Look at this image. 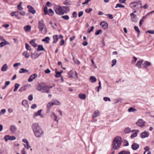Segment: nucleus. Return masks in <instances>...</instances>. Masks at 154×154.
I'll list each match as a JSON object with an SVG mask.
<instances>
[{"mask_svg":"<svg viewBox=\"0 0 154 154\" xmlns=\"http://www.w3.org/2000/svg\"><path fill=\"white\" fill-rule=\"evenodd\" d=\"M53 105V104L52 102H50L48 103L47 105V109L49 110V111H50V109H51L52 106Z\"/></svg>","mask_w":154,"mask_h":154,"instance_id":"28","label":"nucleus"},{"mask_svg":"<svg viewBox=\"0 0 154 154\" xmlns=\"http://www.w3.org/2000/svg\"><path fill=\"white\" fill-rule=\"evenodd\" d=\"M22 104L26 108L28 109L29 108V105L26 100H23L22 102Z\"/></svg>","mask_w":154,"mask_h":154,"instance_id":"23","label":"nucleus"},{"mask_svg":"<svg viewBox=\"0 0 154 154\" xmlns=\"http://www.w3.org/2000/svg\"><path fill=\"white\" fill-rule=\"evenodd\" d=\"M44 11L45 15L48 14L50 16H52L54 14V12L51 9H49L48 11V8L46 6L44 7Z\"/></svg>","mask_w":154,"mask_h":154,"instance_id":"7","label":"nucleus"},{"mask_svg":"<svg viewBox=\"0 0 154 154\" xmlns=\"http://www.w3.org/2000/svg\"><path fill=\"white\" fill-rule=\"evenodd\" d=\"M61 18L66 20H68L69 19V16L67 15L63 16L61 17Z\"/></svg>","mask_w":154,"mask_h":154,"instance_id":"50","label":"nucleus"},{"mask_svg":"<svg viewBox=\"0 0 154 154\" xmlns=\"http://www.w3.org/2000/svg\"><path fill=\"white\" fill-rule=\"evenodd\" d=\"M83 11H81L78 13V16L79 17H81L83 14Z\"/></svg>","mask_w":154,"mask_h":154,"instance_id":"62","label":"nucleus"},{"mask_svg":"<svg viewBox=\"0 0 154 154\" xmlns=\"http://www.w3.org/2000/svg\"><path fill=\"white\" fill-rule=\"evenodd\" d=\"M93 10L92 8H90L89 9H86L85 10V11L87 13H90Z\"/></svg>","mask_w":154,"mask_h":154,"instance_id":"53","label":"nucleus"},{"mask_svg":"<svg viewBox=\"0 0 154 154\" xmlns=\"http://www.w3.org/2000/svg\"><path fill=\"white\" fill-rule=\"evenodd\" d=\"M100 114V112L98 110H96L94 112L93 114L92 115L93 118H94L98 116Z\"/></svg>","mask_w":154,"mask_h":154,"instance_id":"21","label":"nucleus"},{"mask_svg":"<svg viewBox=\"0 0 154 154\" xmlns=\"http://www.w3.org/2000/svg\"><path fill=\"white\" fill-rule=\"evenodd\" d=\"M54 41L53 42V43H56L58 39V35H54L53 36Z\"/></svg>","mask_w":154,"mask_h":154,"instance_id":"32","label":"nucleus"},{"mask_svg":"<svg viewBox=\"0 0 154 154\" xmlns=\"http://www.w3.org/2000/svg\"><path fill=\"white\" fill-rule=\"evenodd\" d=\"M45 50L44 48L43 47L42 45H39L38 46V48L37 49V51H44Z\"/></svg>","mask_w":154,"mask_h":154,"instance_id":"43","label":"nucleus"},{"mask_svg":"<svg viewBox=\"0 0 154 154\" xmlns=\"http://www.w3.org/2000/svg\"><path fill=\"white\" fill-rule=\"evenodd\" d=\"M42 110V109L38 110L37 112L35 113L34 114L33 118H35V116H39L40 115V113L41 112Z\"/></svg>","mask_w":154,"mask_h":154,"instance_id":"36","label":"nucleus"},{"mask_svg":"<svg viewBox=\"0 0 154 154\" xmlns=\"http://www.w3.org/2000/svg\"><path fill=\"white\" fill-rule=\"evenodd\" d=\"M139 147V145L137 143H134L132 145L131 147L132 149L134 150H136Z\"/></svg>","mask_w":154,"mask_h":154,"instance_id":"18","label":"nucleus"},{"mask_svg":"<svg viewBox=\"0 0 154 154\" xmlns=\"http://www.w3.org/2000/svg\"><path fill=\"white\" fill-rule=\"evenodd\" d=\"M53 105H59L60 104V102L58 100H53L52 101Z\"/></svg>","mask_w":154,"mask_h":154,"instance_id":"38","label":"nucleus"},{"mask_svg":"<svg viewBox=\"0 0 154 154\" xmlns=\"http://www.w3.org/2000/svg\"><path fill=\"white\" fill-rule=\"evenodd\" d=\"M8 66L7 64H5L1 68V70L2 71H5L8 69Z\"/></svg>","mask_w":154,"mask_h":154,"instance_id":"27","label":"nucleus"},{"mask_svg":"<svg viewBox=\"0 0 154 154\" xmlns=\"http://www.w3.org/2000/svg\"><path fill=\"white\" fill-rule=\"evenodd\" d=\"M72 16L74 18H76L77 17V13L76 11H74L72 13Z\"/></svg>","mask_w":154,"mask_h":154,"instance_id":"56","label":"nucleus"},{"mask_svg":"<svg viewBox=\"0 0 154 154\" xmlns=\"http://www.w3.org/2000/svg\"><path fill=\"white\" fill-rule=\"evenodd\" d=\"M103 100L105 101H110V99L109 98L107 97H105L103 98Z\"/></svg>","mask_w":154,"mask_h":154,"instance_id":"57","label":"nucleus"},{"mask_svg":"<svg viewBox=\"0 0 154 154\" xmlns=\"http://www.w3.org/2000/svg\"><path fill=\"white\" fill-rule=\"evenodd\" d=\"M40 56V54L37 53H32L31 54V58L33 59L37 58Z\"/></svg>","mask_w":154,"mask_h":154,"instance_id":"22","label":"nucleus"},{"mask_svg":"<svg viewBox=\"0 0 154 154\" xmlns=\"http://www.w3.org/2000/svg\"><path fill=\"white\" fill-rule=\"evenodd\" d=\"M122 138L119 137H116L114 139L112 146L114 149H117L119 148L121 144Z\"/></svg>","mask_w":154,"mask_h":154,"instance_id":"3","label":"nucleus"},{"mask_svg":"<svg viewBox=\"0 0 154 154\" xmlns=\"http://www.w3.org/2000/svg\"><path fill=\"white\" fill-rule=\"evenodd\" d=\"M133 60L132 61V63L134 64L135 63L136 61L137 60V58L136 57L134 56L133 57Z\"/></svg>","mask_w":154,"mask_h":154,"instance_id":"51","label":"nucleus"},{"mask_svg":"<svg viewBox=\"0 0 154 154\" xmlns=\"http://www.w3.org/2000/svg\"><path fill=\"white\" fill-rule=\"evenodd\" d=\"M25 47L27 50L30 51L31 49L30 46L27 43L25 44Z\"/></svg>","mask_w":154,"mask_h":154,"instance_id":"47","label":"nucleus"},{"mask_svg":"<svg viewBox=\"0 0 154 154\" xmlns=\"http://www.w3.org/2000/svg\"><path fill=\"white\" fill-rule=\"evenodd\" d=\"M20 86V85L19 84H17V83H15L14 85L15 88L13 90L14 91H16Z\"/></svg>","mask_w":154,"mask_h":154,"instance_id":"39","label":"nucleus"},{"mask_svg":"<svg viewBox=\"0 0 154 154\" xmlns=\"http://www.w3.org/2000/svg\"><path fill=\"white\" fill-rule=\"evenodd\" d=\"M90 80L91 82L94 83L96 81L97 79L95 76H92L90 77Z\"/></svg>","mask_w":154,"mask_h":154,"instance_id":"26","label":"nucleus"},{"mask_svg":"<svg viewBox=\"0 0 154 154\" xmlns=\"http://www.w3.org/2000/svg\"><path fill=\"white\" fill-rule=\"evenodd\" d=\"M143 61V60H140L138 61L136 65L139 68H142V64Z\"/></svg>","mask_w":154,"mask_h":154,"instance_id":"17","label":"nucleus"},{"mask_svg":"<svg viewBox=\"0 0 154 154\" xmlns=\"http://www.w3.org/2000/svg\"><path fill=\"white\" fill-rule=\"evenodd\" d=\"M32 126L34 134L36 137L39 138L43 135V131L38 123H33Z\"/></svg>","mask_w":154,"mask_h":154,"instance_id":"1","label":"nucleus"},{"mask_svg":"<svg viewBox=\"0 0 154 154\" xmlns=\"http://www.w3.org/2000/svg\"><path fill=\"white\" fill-rule=\"evenodd\" d=\"M149 136V133L146 131H145L141 133L140 136L142 138L147 137Z\"/></svg>","mask_w":154,"mask_h":154,"instance_id":"15","label":"nucleus"},{"mask_svg":"<svg viewBox=\"0 0 154 154\" xmlns=\"http://www.w3.org/2000/svg\"><path fill=\"white\" fill-rule=\"evenodd\" d=\"M19 12L18 11H14L12 12L11 13V16L13 17L14 16H15L16 17H17L18 16V14H17V13Z\"/></svg>","mask_w":154,"mask_h":154,"instance_id":"41","label":"nucleus"},{"mask_svg":"<svg viewBox=\"0 0 154 154\" xmlns=\"http://www.w3.org/2000/svg\"><path fill=\"white\" fill-rule=\"evenodd\" d=\"M21 154H27L26 149L25 148H23L21 151Z\"/></svg>","mask_w":154,"mask_h":154,"instance_id":"55","label":"nucleus"},{"mask_svg":"<svg viewBox=\"0 0 154 154\" xmlns=\"http://www.w3.org/2000/svg\"><path fill=\"white\" fill-rule=\"evenodd\" d=\"M50 40V38L48 37H45V38L43 39L42 40V41L44 42H45L46 43H49V41Z\"/></svg>","mask_w":154,"mask_h":154,"instance_id":"35","label":"nucleus"},{"mask_svg":"<svg viewBox=\"0 0 154 154\" xmlns=\"http://www.w3.org/2000/svg\"><path fill=\"white\" fill-rule=\"evenodd\" d=\"M22 2H20V3L17 5V8L19 10H22L23 8L21 6Z\"/></svg>","mask_w":154,"mask_h":154,"instance_id":"45","label":"nucleus"},{"mask_svg":"<svg viewBox=\"0 0 154 154\" xmlns=\"http://www.w3.org/2000/svg\"><path fill=\"white\" fill-rule=\"evenodd\" d=\"M100 25L105 30H107L108 28V27H107L108 26V23L105 21H103V22L100 23Z\"/></svg>","mask_w":154,"mask_h":154,"instance_id":"13","label":"nucleus"},{"mask_svg":"<svg viewBox=\"0 0 154 154\" xmlns=\"http://www.w3.org/2000/svg\"><path fill=\"white\" fill-rule=\"evenodd\" d=\"M145 122L142 119H139L136 123V125L138 126L143 127L145 126Z\"/></svg>","mask_w":154,"mask_h":154,"instance_id":"8","label":"nucleus"},{"mask_svg":"<svg viewBox=\"0 0 154 154\" xmlns=\"http://www.w3.org/2000/svg\"><path fill=\"white\" fill-rule=\"evenodd\" d=\"M146 33L148 32L149 33L153 34H154V30H148L146 31Z\"/></svg>","mask_w":154,"mask_h":154,"instance_id":"64","label":"nucleus"},{"mask_svg":"<svg viewBox=\"0 0 154 154\" xmlns=\"http://www.w3.org/2000/svg\"><path fill=\"white\" fill-rule=\"evenodd\" d=\"M63 4L65 5H70L71 4L68 0L64 1L63 2Z\"/></svg>","mask_w":154,"mask_h":154,"instance_id":"49","label":"nucleus"},{"mask_svg":"<svg viewBox=\"0 0 154 154\" xmlns=\"http://www.w3.org/2000/svg\"><path fill=\"white\" fill-rule=\"evenodd\" d=\"M118 154H130V153L128 151H122L120 152Z\"/></svg>","mask_w":154,"mask_h":154,"instance_id":"48","label":"nucleus"},{"mask_svg":"<svg viewBox=\"0 0 154 154\" xmlns=\"http://www.w3.org/2000/svg\"><path fill=\"white\" fill-rule=\"evenodd\" d=\"M38 28L39 31L42 33L45 34L47 32V29L46 28L44 21L42 19L38 21Z\"/></svg>","mask_w":154,"mask_h":154,"instance_id":"4","label":"nucleus"},{"mask_svg":"<svg viewBox=\"0 0 154 154\" xmlns=\"http://www.w3.org/2000/svg\"><path fill=\"white\" fill-rule=\"evenodd\" d=\"M6 112V110L5 109H3L0 112V115L4 114Z\"/></svg>","mask_w":154,"mask_h":154,"instance_id":"58","label":"nucleus"},{"mask_svg":"<svg viewBox=\"0 0 154 154\" xmlns=\"http://www.w3.org/2000/svg\"><path fill=\"white\" fill-rule=\"evenodd\" d=\"M22 54L26 58H29L30 56L29 54L26 51L23 52L22 53Z\"/></svg>","mask_w":154,"mask_h":154,"instance_id":"34","label":"nucleus"},{"mask_svg":"<svg viewBox=\"0 0 154 154\" xmlns=\"http://www.w3.org/2000/svg\"><path fill=\"white\" fill-rule=\"evenodd\" d=\"M38 77V75L36 74H34L30 75L29 78L28 80L29 82H30L33 81V80Z\"/></svg>","mask_w":154,"mask_h":154,"instance_id":"12","label":"nucleus"},{"mask_svg":"<svg viewBox=\"0 0 154 154\" xmlns=\"http://www.w3.org/2000/svg\"><path fill=\"white\" fill-rule=\"evenodd\" d=\"M146 16H144L140 20L139 22V26H141L142 23L143 22L144 20L146 18Z\"/></svg>","mask_w":154,"mask_h":154,"instance_id":"37","label":"nucleus"},{"mask_svg":"<svg viewBox=\"0 0 154 154\" xmlns=\"http://www.w3.org/2000/svg\"><path fill=\"white\" fill-rule=\"evenodd\" d=\"M29 72V71L26 69L23 68H22L20 69L19 70V72L20 73H24L26 72Z\"/></svg>","mask_w":154,"mask_h":154,"instance_id":"30","label":"nucleus"},{"mask_svg":"<svg viewBox=\"0 0 154 154\" xmlns=\"http://www.w3.org/2000/svg\"><path fill=\"white\" fill-rule=\"evenodd\" d=\"M37 90L43 93H50L49 90L48 89V86L45 85L39 84L37 86Z\"/></svg>","mask_w":154,"mask_h":154,"instance_id":"6","label":"nucleus"},{"mask_svg":"<svg viewBox=\"0 0 154 154\" xmlns=\"http://www.w3.org/2000/svg\"><path fill=\"white\" fill-rule=\"evenodd\" d=\"M28 9V11L30 12L32 14H34L35 13V11L34 10V8L30 5H28L27 6Z\"/></svg>","mask_w":154,"mask_h":154,"instance_id":"16","label":"nucleus"},{"mask_svg":"<svg viewBox=\"0 0 154 154\" xmlns=\"http://www.w3.org/2000/svg\"><path fill=\"white\" fill-rule=\"evenodd\" d=\"M10 129L11 133H14L17 130V128L14 125H12L10 127Z\"/></svg>","mask_w":154,"mask_h":154,"instance_id":"20","label":"nucleus"},{"mask_svg":"<svg viewBox=\"0 0 154 154\" xmlns=\"http://www.w3.org/2000/svg\"><path fill=\"white\" fill-rule=\"evenodd\" d=\"M31 87L30 84H28L27 85L23 86L20 88L19 90V91L20 92L26 91L27 88H29Z\"/></svg>","mask_w":154,"mask_h":154,"instance_id":"9","label":"nucleus"},{"mask_svg":"<svg viewBox=\"0 0 154 154\" xmlns=\"http://www.w3.org/2000/svg\"><path fill=\"white\" fill-rule=\"evenodd\" d=\"M51 116H53L54 117V120L55 121H56L57 122H58V120L57 119V116L54 113V112H53L52 113V115Z\"/></svg>","mask_w":154,"mask_h":154,"instance_id":"40","label":"nucleus"},{"mask_svg":"<svg viewBox=\"0 0 154 154\" xmlns=\"http://www.w3.org/2000/svg\"><path fill=\"white\" fill-rule=\"evenodd\" d=\"M106 15L111 19H112L113 18V16L112 14H106Z\"/></svg>","mask_w":154,"mask_h":154,"instance_id":"63","label":"nucleus"},{"mask_svg":"<svg viewBox=\"0 0 154 154\" xmlns=\"http://www.w3.org/2000/svg\"><path fill=\"white\" fill-rule=\"evenodd\" d=\"M16 138L14 136H10L8 135H5L4 137V139L6 142H7L8 140H14Z\"/></svg>","mask_w":154,"mask_h":154,"instance_id":"11","label":"nucleus"},{"mask_svg":"<svg viewBox=\"0 0 154 154\" xmlns=\"http://www.w3.org/2000/svg\"><path fill=\"white\" fill-rule=\"evenodd\" d=\"M79 97L81 99L85 100L86 97V95L83 94H79Z\"/></svg>","mask_w":154,"mask_h":154,"instance_id":"33","label":"nucleus"},{"mask_svg":"<svg viewBox=\"0 0 154 154\" xmlns=\"http://www.w3.org/2000/svg\"><path fill=\"white\" fill-rule=\"evenodd\" d=\"M136 110V109H134V108L131 107L128 110V112H133L134 111Z\"/></svg>","mask_w":154,"mask_h":154,"instance_id":"54","label":"nucleus"},{"mask_svg":"<svg viewBox=\"0 0 154 154\" xmlns=\"http://www.w3.org/2000/svg\"><path fill=\"white\" fill-rule=\"evenodd\" d=\"M118 7L119 8H124L125 7V6L121 4H117L116 5V6L115 7L116 8H117Z\"/></svg>","mask_w":154,"mask_h":154,"instance_id":"44","label":"nucleus"},{"mask_svg":"<svg viewBox=\"0 0 154 154\" xmlns=\"http://www.w3.org/2000/svg\"><path fill=\"white\" fill-rule=\"evenodd\" d=\"M103 33V31L101 30H99L96 31L95 32V34L96 35H99L100 34H101Z\"/></svg>","mask_w":154,"mask_h":154,"instance_id":"46","label":"nucleus"},{"mask_svg":"<svg viewBox=\"0 0 154 154\" xmlns=\"http://www.w3.org/2000/svg\"><path fill=\"white\" fill-rule=\"evenodd\" d=\"M151 63L147 61H145L143 64V67L145 69H147L148 66H151Z\"/></svg>","mask_w":154,"mask_h":154,"instance_id":"14","label":"nucleus"},{"mask_svg":"<svg viewBox=\"0 0 154 154\" xmlns=\"http://www.w3.org/2000/svg\"><path fill=\"white\" fill-rule=\"evenodd\" d=\"M35 39H32L29 42L30 44L34 47H35L37 46V44L35 43Z\"/></svg>","mask_w":154,"mask_h":154,"instance_id":"25","label":"nucleus"},{"mask_svg":"<svg viewBox=\"0 0 154 154\" xmlns=\"http://www.w3.org/2000/svg\"><path fill=\"white\" fill-rule=\"evenodd\" d=\"M54 9L56 14L60 15L67 13L70 11L69 7L64 6H60L58 5H55L54 7Z\"/></svg>","mask_w":154,"mask_h":154,"instance_id":"2","label":"nucleus"},{"mask_svg":"<svg viewBox=\"0 0 154 154\" xmlns=\"http://www.w3.org/2000/svg\"><path fill=\"white\" fill-rule=\"evenodd\" d=\"M144 149L145 150V152H147L150 151H149L150 149V148L148 146H146V147H145L144 148Z\"/></svg>","mask_w":154,"mask_h":154,"instance_id":"61","label":"nucleus"},{"mask_svg":"<svg viewBox=\"0 0 154 154\" xmlns=\"http://www.w3.org/2000/svg\"><path fill=\"white\" fill-rule=\"evenodd\" d=\"M139 131L138 130L136 131L135 132L131 135V138H134L136 137L137 136V134H138Z\"/></svg>","mask_w":154,"mask_h":154,"instance_id":"31","label":"nucleus"},{"mask_svg":"<svg viewBox=\"0 0 154 154\" xmlns=\"http://www.w3.org/2000/svg\"><path fill=\"white\" fill-rule=\"evenodd\" d=\"M130 15L132 22H136L137 18L136 15L134 14V13H131Z\"/></svg>","mask_w":154,"mask_h":154,"instance_id":"10","label":"nucleus"},{"mask_svg":"<svg viewBox=\"0 0 154 154\" xmlns=\"http://www.w3.org/2000/svg\"><path fill=\"white\" fill-rule=\"evenodd\" d=\"M63 71L61 72H56V74L55 75V76L57 78L60 77L61 75V73L63 72Z\"/></svg>","mask_w":154,"mask_h":154,"instance_id":"42","label":"nucleus"},{"mask_svg":"<svg viewBox=\"0 0 154 154\" xmlns=\"http://www.w3.org/2000/svg\"><path fill=\"white\" fill-rule=\"evenodd\" d=\"M29 100L30 101H32L33 99V96L32 94L30 95L28 97Z\"/></svg>","mask_w":154,"mask_h":154,"instance_id":"59","label":"nucleus"},{"mask_svg":"<svg viewBox=\"0 0 154 154\" xmlns=\"http://www.w3.org/2000/svg\"><path fill=\"white\" fill-rule=\"evenodd\" d=\"M134 29H135L136 31L137 32H138L139 33H140V31L139 30V29H138V26H134Z\"/></svg>","mask_w":154,"mask_h":154,"instance_id":"60","label":"nucleus"},{"mask_svg":"<svg viewBox=\"0 0 154 154\" xmlns=\"http://www.w3.org/2000/svg\"><path fill=\"white\" fill-rule=\"evenodd\" d=\"M141 5V1L140 0H139L137 2H131L129 6L131 8L134 9L135 8L138 9L139 8H142Z\"/></svg>","mask_w":154,"mask_h":154,"instance_id":"5","label":"nucleus"},{"mask_svg":"<svg viewBox=\"0 0 154 154\" xmlns=\"http://www.w3.org/2000/svg\"><path fill=\"white\" fill-rule=\"evenodd\" d=\"M24 29L26 32H28L30 31L31 27L29 25H27L24 27Z\"/></svg>","mask_w":154,"mask_h":154,"instance_id":"24","label":"nucleus"},{"mask_svg":"<svg viewBox=\"0 0 154 154\" xmlns=\"http://www.w3.org/2000/svg\"><path fill=\"white\" fill-rule=\"evenodd\" d=\"M134 131V130L131 131L130 130V128L129 127L126 128L124 130L126 134H128L130 132H132Z\"/></svg>","mask_w":154,"mask_h":154,"instance_id":"29","label":"nucleus"},{"mask_svg":"<svg viewBox=\"0 0 154 154\" xmlns=\"http://www.w3.org/2000/svg\"><path fill=\"white\" fill-rule=\"evenodd\" d=\"M10 43L8 42L6 40L4 41V42H2L0 43V47H2L6 45H10Z\"/></svg>","mask_w":154,"mask_h":154,"instance_id":"19","label":"nucleus"},{"mask_svg":"<svg viewBox=\"0 0 154 154\" xmlns=\"http://www.w3.org/2000/svg\"><path fill=\"white\" fill-rule=\"evenodd\" d=\"M117 60L116 59H113L112 60V64L111 65L112 67H113L115 65L116 63Z\"/></svg>","mask_w":154,"mask_h":154,"instance_id":"52","label":"nucleus"}]
</instances>
